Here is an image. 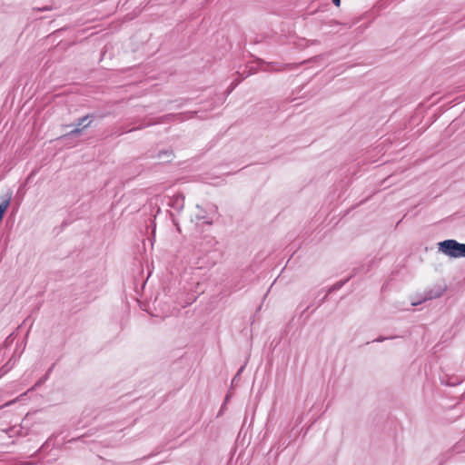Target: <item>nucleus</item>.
<instances>
[{
  "instance_id": "nucleus-1",
  "label": "nucleus",
  "mask_w": 465,
  "mask_h": 465,
  "mask_svg": "<svg viewBox=\"0 0 465 465\" xmlns=\"http://www.w3.org/2000/svg\"><path fill=\"white\" fill-rule=\"evenodd\" d=\"M439 251L450 257H465V243L446 240L439 243Z\"/></svg>"
},
{
  "instance_id": "nucleus-2",
  "label": "nucleus",
  "mask_w": 465,
  "mask_h": 465,
  "mask_svg": "<svg viewBox=\"0 0 465 465\" xmlns=\"http://www.w3.org/2000/svg\"><path fill=\"white\" fill-rule=\"evenodd\" d=\"M87 119H88V116H87V115H86V116H84V117H82V118H80V119H79V123H78V126H80V125H84V127L88 126V125H89V124H90V122H89V123H87V124H85V122L87 121Z\"/></svg>"
},
{
  "instance_id": "nucleus-3",
  "label": "nucleus",
  "mask_w": 465,
  "mask_h": 465,
  "mask_svg": "<svg viewBox=\"0 0 465 465\" xmlns=\"http://www.w3.org/2000/svg\"><path fill=\"white\" fill-rule=\"evenodd\" d=\"M80 131H81V130H80L78 127H76L75 129H74V130H72V131H71V134H79V133H80Z\"/></svg>"
},
{
  "instance_id": "nucleus-4",
  "label": "nucleus",
  "mask_w": 465,
  "mask_h": 465,
  "mask_svg": "<svg viewBox=\"0 0 465 465\" xmlns=\"http://www.w3.org/2000/svg\"><path fill=\"white\" fill-rule=\"evenodd\" d=\"M332 3H333L336 6H340V5H341V0H332Z\"/></svg>"
}]
</instances>
